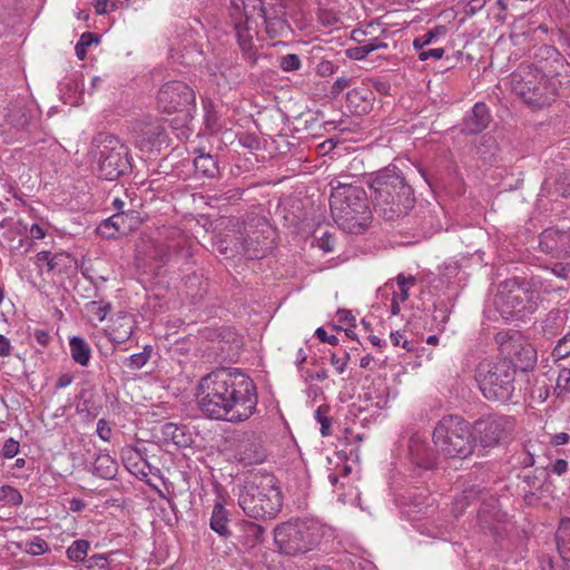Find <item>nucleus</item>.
<instances>
[{
    "label": "nucleus",
    "mask_w": 570,
    "mask_h": 570,
    "mask_svg": "<svg viewBox=\"0 0 570 570\" xmlns=\"http://www.w3.org/2000/svg\"><path fill=\"white\" fill-rule=\"evenodd\" d=\"M550 271L556 277H558L560 279H563V281L570 279V263L569 262L554 263L551 266Z\"/></svg>",
    "instance_id": "obj_48"
},
{
    "label": "nucleus",
    "mask_w": 570,
    "mask_h": 570,
    "mask_svg": "<svg viewBox=\"0 0 570 570\" xmlns=\"http://www.w3.org/2000/svg\"><path fill=\"white\" fill-rule=\"evenodd\" d=\"M409 455L414 464L424 469H432L436 462L435 451L428 445L425 438L417 433L409 441Z\"/></svg>",
    "instance_id": "obj_22"
},
{
    "label": "nucleus",
    "mask_w": 570,
    "mask_h": 570,
    "mask_svg": "<svg viewBox=\"0 0 570 570\" xmlns=\"http://www.w3.org/2000/svg\"><path fill=\"white\" fill-rule=\"evenodd\" d=\"M362 391V393H358V402H363L364 405L358 404V413L368 411L371 407L380 410L386 405V386L381 379L377 381H370L368 377L363 379Z\"/></svg>",
    "instance_id": "obj_19"
},
{
    "label": "nucleus",
    "mask_w": 570,
    "mask_h": 570,
    "mask_svg": "<svg viewBox=\"0 0 570 570\" xmlns=\"http://www.w3.org/2000/svg\"><path fill=\"white\" fill-rule=\"evenodd\" d=\"M97 434L102 441H109L111 438V429L105 419L97 422Z\"/></svg>",
    "instance_id": "obj_56"
},
{
    "label": "nucleus",
    "mask_w": 570,
    "mask_h": 570,
    "mask_svg": "<svg viewBox=\"0 0 570 570\" xmlns=\"http://www.w3.org/2000/svg\"><path fill=\"white\" fill-rule=\"evenodd\" d=\"M557 548L560 556L570 561V520L563 519L556 533Z\"/></svg>",
    "instance_id": "obj_33"
},
{
    "label": "nucleus",
    "mask_w": 570,
    "mask_h": 570,
    "mask_svg": "<svg viewBox=\"0 0 570 570\" xmlns=\"http://www.w3.org/2000/svg\"><path fill=\"white\" fill-rule=\"evenodd\" d=\"M387 45L379 39L358 40V60H363L371 52L379 49H385Z\"/></svg>",
    "instance_id": "obj_41"
},
{
    "label": "nucleus",
    "mask_w": 570,
    "mask_h": 570,
    "mask_svg": "<svg viewBox=\"0 0 570 570\" xmlns=\"http://www.w3.org/2000/svg\"><path fill=\"white\" fill-rule=\"evenodd\" d=\"M562 318L558 311H551L541 323V331L547 336H554L562 328Z\"/></svg>",
    "instance_id": "obj_36"
},
{
    "label": "nucleus",
    "mask_w": 570,
    "mask_h": 570,
    "mask_svg": "<svg viewBox=\"0 0 570 570\" xmlns=\"http://www.w3.org/2000/svg\"><path fill=\"white\" fill-rule=\"evenodd\" d=\"M72 263V257L66 252L51 253L49 250H41L35 257V264L39 269L43 267L47 272H65Z\"/></svg>",
    "instance_id": "obj_24"
},
{
    "label": "nucleus",
    "mask_w": 570,
    "mask_h": 570,
    "mask_svg": "<svg viewBox=\"0 0 570 570\" xmlns=\"http://www.w3.org/2000/svg\"><path fill=\"white\" fill-rule=\"evenodd\" d=\"M395 282L399 288H410L414 286L416 283V278L414 276H405L404 274H399L395 277Z\"/></svg>",
    "instance_id": "obj_59"
},
{
    "label": "nucleus",
    "mask_w": 570,
    "mask_h": 570,
    "mask_svg": "<svg viewBox=\"0 0 570 570\" xmlns=\"http://www.w3.org/2000/svg\"><path fill=\"white\" fill-rule=\"evenodd\" d=\"M197 405L209 420L243 423L257 410L255 382L236 367H218L204 375L197 386Z\"/></svg>",
    "instance_id": "obj_1"
},
{
    "label": "nucleus",
    "mask_w": 570,
    "mask_h": 570,
    "mask_svg": "<svg viewBox=\"0 0 570 570\" xmlns=\"http://www.w3.org/2000/svg\"><path fill=\"white\" fill-rule=\"evenodd\" d=\"M19 547L23 549L26 553L35 557L42 556L50 550L47 541L39 535L26 540L23 543H20Z\"/></svg>",
    "instance_id": "obj_35"
},
{
    "label": "nucleus",
    "mask_w": 570,
    "mask_h": 570,
    "mask_svg": "<svg viewBox=\"0 0 570 570\" xmlns=\"http://www.w3.org/2000/svg\"><path fill=\"white\" fill-rule=\"evenodd\" d=\"M552 472L557 475H562L568 470V462L563 459H558L554 461L551 468Z\"/></svg>",
    "instance_id": "obj_62"
},
{
    "label": "nucleus",
    "mask_w": 570,
    "mask_h": 570,
    "mask_svg": "<svg viewBox=\"0 0 570 570\" xmlns=\"http://www.w3.org/2000/svg\"><path fill=\"white\" fill-rule=\"evenodd\" d=\"M433 443L449 458L465 459L473 453L475 441L468 423L458 415L442 417L433 431Z\"/></svg>",
    "instance_id": "obj_6"
},
{
    "label": "nucleus",
    "mask_w": 570,
    "mask_h": 570,
    "mask_svg": "<svg viewBox=\"0 0 570 570\" xmlns=\"http://www.w3.org/2000/svg\"><path fill=\"white\" fill-rule=\"evenodd\" d=\"M489 107L484 102H476L472 109L465 114L461 131L465 135H478L485 130L491 122Z\"/></svg>",
    "instance_id": "obj_20"
},
{
    "label": "nucleus",
    "mask_w": 570,
    "mask_h": 570,
    "mask_svg": "<svg viewBox=\"0 0 570 570\" xmlns=\"http://www.w3.org/2000/svg\"><path fill=\"white\" fill-rule=\"evenodd\" d=\"M351 358L347 352L343 353V356H338L337 354H333L331 362L335 366L338 373H343L346 366L347 361Z\"/></svg>",
    "instance_id": "obj_57"
},
{
    "label": "nucleus",
    "mask_w": 570,
    "mask_h": 570,
    "mask_svg": "<svg viewBox=\"0 0 570 570\" xmlns=\"http://www.w3.org/2000/svg\"><path fill=\"white\" fill-rule=\"evenodd\" d=\"M444 52L445 51L443 48L421 50V52L417 53V58L421 61H426L428 59H431V58L434 60H439V59L443 58Z\"/></svg>",
    "instance_id": "obj_53"
},
{
    "label": "nucleus",
    "mask_w": 570,
    "mask_h": 570,
    "mask_svg": "<svg viewBox=\"0 0 570 570\" xmlns=\"http://www.w3.org/2000/svg\"><path fill=\"white\" fill-rule=\"evenodd\" d=\"M361 198L358 197V200ZM361 205L358 204V208ZM372 222V212L367 205L362 206V210L358 209V229L367 226Z\"/></svg>",
    "instance_id": "obj_55"
},
{
    "label": "nucleus",
    "mask_w": 570,
    "mask_h": 570,
    "mask_svg": "<svg viewBox=\"0 0 570 570\" xmlns=\"http://www.w3.org/2000/svg\"><path fill=\"white\" fill-rule=\"evenodd\" d=\"M134 141L141 151H159L168 146V135L160 119L145 116L137 119L131 128Z\"/></svg>",
    "instance_id": "obj_13"
},
{
    "label": "nucleus",
    "mask_w": 570,
    "mask_h": 570,
    "mask_svg": "<svg viewBox=\"0 0 570 570\" xmlns=\"http://www.w3.org/2000/svg\"><path fill=\"white\" fill-rule=\"evenodd\" d=\"M501 348L502 352L511 356L514 368L519 367L521 371H528L537 363V351L531 344L524 342L517 332L508 341L501 342Z\"/></svg>",
    "instance_id": "obj_17"
},
{
    "label": "nucleus",
    "mask_w": 570,
    "mask_h": 570,
    "mask_svg": "<svg viewBox=\"0 0 570 570\" xmlns=\"http://www.w3.org/2000/svg\"><path fill=\"white\" fill-rule=\"evenodd\" d=\"M46 233L43 228L38 224H32L29 229V235L26 238H20L16 249L24 247V253L31 250L35 239H42Z\"/></svg>",
    "instance_id": "obj_39"
},
{
    "label": "nucleus",
    "mask_w": 570,
    "mask_h": 570,
    "mask_svg": "<svg viewBox=\"0 0 570 570\" xmlns=\"http://www.w3.org/2000/svg\"><path fill=\"white\" fill-rule=\"evenodd\" d=\"M115 551L107 553H94L89 556L82 566L83 570H111L109 558Z\"/></svg>",
    "instance_id": "obj_34"
},
{
    "label": "nucleus",
    "mask_w": 570,
    "mask_h": 570,
    "mask_svg": "<svg viewBox=\"0 0 570 570\" xmlns=\"http://www.w3.org/2000/svg\"><path fill=\"white\" fill-rule=\"evenodd\" d=\"M315 335L321 342H326L331 345H336L338 343V338L335 335H328L323 327H318L315 331Z\"/></svg>",
    "instance_id": "obj_60"
},
{
    "label": "nucleus",
    "mask_w": 570,
    "mask_h": 570,
    "mask_svg": "<svg viewBox=\"0 0 570 570\" xmlns=\"http://www.w3.org/2000/svg\"><path fill=\"white\" fill-rule=\"evenodd\" d=\"M90 548V541L87 539H77L67 548L66 557L70 562L81 563L83 566L89 557Z\"/></svg>",
    "instance_id": "obj_32"
},
{
    "label": "nucleus",
    "mask_w": 570,
    "mask_h": 570,
    "mask_svg": "<svg viewBox=\"0 0 570 570\" xmlns=\"http://www.w3.org/2000/svg\"><path fill=\"white\" fill-rule=\"evenodd\" d=\"M485 3V0H470L464 9L465 14L469 17L474 16L476 12L484 8Z\"/></svg>",
    "instance_id": "obj_58"
},
{
    "label": "nucleus",
    "mask_w": 570,
    "mask_h": 570,
    "mask_svg": "<svg viewBox=\"0 0 570 570\" xmlns=\"http://www.w3.org/2000/svg\"><path fill=\"white\" fill-rule=\"evenodd\" d=\"M238 505L252 519H274L282 509L283 495L271 473H252L238 488Z\"/></svg>",
    "instance_id": "obj_3"
},
{
    "label": "nucleus",
    "mask_w": 570,
    "mask_h": 570,
    "mask_svg": "<svg viewBox=\"0 0 570 570\" xmlns=\"http://www.w3.org/2000/svg\"><path fill=\"white\" fill-rule=\"evenodd\" d=\"M257 4H253V10H257V16L263 19L266 32L271 38L284 36L291 31V27L286 20L285 6L281 0H253Z\"/></svg>",
    "instance_id": "obj_15"
},
{
    "label": "nucleus",
    "mask_w": 570,
    "mask_h": 570,
    "mask_svg": "<svg viewBox=\"0 0 570 570\" xmlns=\"http://www.w3.org/2000/svg\"><path fill=\"white\" fill-rule=\"evenodd\" d=\"M515 429L511 415L491 414L475 421L473 439L483 450L492 449L510 439Z\"/></svg>",
    "instance_id": "obj_10"
},
{
    "label": "nucleus",
    "mask_w": 570,
    "mask_h": 570,
    "mask_svg": "<svg viewBox=\"0 0 570 570\" xmlns=\"http://www.w3.org/2000/svg\"><path fill=\"white\" fill-rule=\"evenodd\" d=\"M4 122L12 131L11 139L26 140L38 128V118L32 109L21 102H16L8 108Z\"/></svg>",
    "instance_id": "obj_16"
},
{
    "label": "nucleus",
    "mask_w": 570,
    "mask_h": 570,
    "mask_svg": "<svg viewBox=\"0 0 570 570\" xmlns=\"http://www.w3.org/2000/svg\"><path fill=\"white\" fill-rule=\"evenodd\" d=\"M70 355L72 360L81 365L87 366L91 358V348L87 341L80 336H72L69 340Z\"/></svg>",
    "instance_id": "obj_30"
},
{
    "label": "nucleus",
    "mask_w": 570,
    "mask_h": 570,
    "mask_svg": "<svg viewBox=\"0 0 570 570\" xmlns=\"http://www.w3.org/2000/svg\"><path fill=\"white\" fill-rule=\"evenodd\" d=\"M315 419L321 424V433L323 436L331 435V419L323 414L322 406L315 411Z\"/></svg>",
    "instance_id": "obj_50"
},
{
    "label": "nucleus",
    "mask_w": 570,
    "mask_h": 570,
    "mask_svg": "<svg viewBox=\"0 0 570 570\" xmlns=\"http://www.w3.org/2000/svg\"><path fill=\"white\" fill-rule=\"evenodd\" d=\"M191 256L189 240L185 236H180L178 239L167 244V252L161 256V261L167 263L173 258H177L188 262Z\"/></svg>",
    "instance_id": "obj_27"
},
{
    "label": "nucleus",
    "mask_w": 570,
    "mask_h": 570,
    "mask_svg": "<svg viewBox=\"0 0 570 570\" xmlns=\"http://www.w3.org/2000/svg\"><path fill=\"white\" fill-rule=\"evenodd\" d=\"M556 392L558 393V395H562L563 393L570 392V368H560L556 382Z\"/></svg>",
    "instance_id": "obj_44"
},
{
    "label": "nucleus",
    "mask_w": 570,
    "mask_h": 570,
    "mask_svg": "<svg viewBox=\"0 0 570 570\" xmlns=\"http://www.w3.org/2000/svg\"><path fill=\"white\" fill-rule=\"evenodd\" d=\"M318 528L308 521H288L274 530V541L287 556L303 554L312 551L320 542Z\"/></svg>",
    "instance_id": "obj_9"
},
{
    "label": "nucleus",
    "mask_w": 570,
    "mask_h": 570,
    "mask_svg": "<svg viewBox=\"0 0 570 570\" xmlns=\"http://www.w3.org/2000/svg\"><path fill=\"white\" fill-rule=\"evenodd\" d=\"M356 186L346 180H337L333 187L330 207L335 223L347 233L356 228Z\"/></svg>",
    "instance_id": "obj_11"
},
{
    "label": "nucleus",
    "mask_w": 570,
    "mask_h": 570,
    "mask_svg": "<svg viewBox=\"0 0 570 570\" xmlns=\"http://www.w3.org/2000/svg\"><path fill=\"white\" fill-rule=\"evenodd\" d=\"M94 42H98V37L89 31L83 32L75 47L76 56L83 60L87 56V48Z\"/></svg>",
    "instance_id": "obj_42"
},
{
    "label": "nucleus",
    "mask_w": 570,
    "mask_h": 570,
    "mask_svg": "<svg viewBox=\"0 0 570 570\" xmlns=\"http://www.w3.org/2000/svg\"><path fill=\"white\" fill-rule=\"evenodd\" d=\"M0 501L18 507L22 503L23 498L18 489L9 484H3L0 487Z\"/></svg>",
    "instance_id": "obj_38"
},
{
    "label": "nucleus",
    "mask_w": 570,
    "mask_h": 570,
    "mask_svg": "<svg viewBox=\"0 0 570 570\" xmlns=\"http://www.w3.org/2000/svg\"><path fill=\"white\" fill-rule=\"evenodd\" d=\"M194 167L196 174L205 178H215L219 174L218 163L210 154L200 153L194 159Z\"/></svg>",
    "instance_id": "obj_29"
},
{
    "label": "nucleus",
    "mask_w": 570,
    "mask_h": 570,
    "mask_svg": "<svg viewBox=\"0 0 570 570\" xmlns=\"http://www.w3.org/2000/svg\"><path fill=\"white\" fill-rule=\"evenodd\" d=\"M243 531L246 537L250 540V543L257 544L265 540V528L255 522L247 521L243 524Z\"/></svg>",
    "instance_id": "obj_40"
},
{
    "label": "nucleus",
    "mask_w": 570,
    "mask_h": 570,
    "mask_svg": "<svg viewBox=\"0 0 570 570\" xmlns=\"http://www.w3.org/2000/svg\"><path fill=\"white\" fill-rule=\"evenodd\" d=\"M570 440V435L566 432H559V433H556L554 435H552L551 438V444L556 445V446H559V445H564L569 442Z\"/></svg>",
    "instance_id": "obj_63"
},
{
    "label": "nucleus",
    "mask_w": 570,
    "mask_h": 570,
    "mask_svg": "<svg viewBox=\"0 0 570 570\" xmlns=\"http://www.w3.org/2000/svg\"><path fill=\"white\" fill-rule=\"evenodd\" d=\"M230 513L222 502H216L213 507L212 515L209 519L210 529L216 532L220 538L228 539L232 535L229 528Z\"/></svg>",
    "instance_id": "obj_26"
},
{
    "label": "nucleus",
    "mask_w": 570,
    "mask_h": 570,
    "mask_svg": "<svg viewBox=\"0 0 570 570\" xmlns=\"http://www.w3.org/2000/svg\"><path fill=\"white\" fill-rule=\"evenodd\" d=\"M244 8H245L246 21H248V19H249L248 3H245ZM235 31H236V37H237V41H238L239 48L242 49L243 53L248 59H253L255 61L254 52H253V45H252L253 35L250 32L249 27L247 26V22H245V23H240V22L236 23L235 24Z\"/></svg>",
    "instance_id": "obj_28"
},
{
    "label": "nucleus",
    "mask_w": 570,
    "mask_h": 570,
    "mask_svg": "<svg viewBox=\"0 0 570 570\" xmlns=\"http://www.w3.org/2000/svg\"><path fill=\"white\" fill-rule=\"evenodd\" d=\"M134 218H136L135 212L116 213L107 219H104L96 232L106 239L116 238L118 235H126L134 228L132 225L128 223V219Z\"/></svg>",
    "instance_id": "obj_21"
},
{
    "label": "nucleus",
    "mask_w": 570,
    "mask_h": 570,
    "mask_svg": "<svg viewBox=\"0 0 570 570\" xmlns=\"http://www.w3.org/2000/svg\"><path fill=\"white\" fill-rule=\"evenodd\" d=\"M318 21L325 27H332L337 22L336 13L328 9H320L317 12Z\"/></svg>",
    "instance_id": "obj_52"
},
{
    "label": "nucleus",
    "mask_w": 570,
    "mask_h": 570,
    "mask_svg": "<svg viewBox=\"0 0 570 570\" xmlns=\"http://www.w3.org/2000/svg\"><path fill=\"white\" fill-rule=\"evenodd\" d=\"M301 66V58L295 53H288L279 57V67L286 72L296 71Z\"/></svg>",
    "instance_id": "obj_45"
},
{
    "label": "nucleus",
    "mask_w": 570,
    "mask_h": 570,
    "mask_svg": "<svg viewBox=\"0 0 570 570\" xmlns=\"http://www.w3.org/2000/svg\"><path fill=\"white\" fill-rule=\"evenodd\" d=\"M390 340L394 346L401 345L407 352H412L415 350V342L406 340L404 335L400 332L391 333Z\"/></svg>",
    "instance_id": "obj_47"
},
{
    "label": "nucleus",
    "mask_w": 570,
    "mask_h": 570,
    "mask_svg": "<svg viewBox=\"0 0 570 570\" xmlns=\"http://www.w3.org/2000/svg\"><path fill=\"white\" fill-rule=\"evenodd\" d=\"M19 450H20L19 442L17 440H14L13 438H9L3 444L2 455L6 459H12L19 453Z\"/></svg>",
    "instance_id": "obj_49"
},
{
    "label": "nucleus",
    "mask_w": 570,
    "mask_h": 570,
    "mask_svg": "<svg viewBox=\"0 0 570 570\" xmlns=\"http://www.w3.org/2000/svg\"><path fill=\"white\" fill-rule=\"evenodd\" d=\"M552 356L556 360H564L570 356V332L558 340Z\"/></svg>",
    "instance_id": "obj_43"
},
{
    "label": "nucleus",
    "mask_w": 570,
    "mask_h": 570,
    "mask_svg": "<svg viewBox=\"0 0 570 570\" xmlns=\"http://www.w3.org/2000/svg\"><path fill=\"white\" fill-rule=\"evenodd\" d=\"M33 337L36 338L37 343H39L42 346H46L50 341V335L45 330H36L33 333Z\"/></svg>",
    "instance_id": "obj_64"
},
{
    "label": "nucleus",
    "mask_w": 570,
    "mask_h": 570,
    "mask_svg": "<svg viewBox=\"0 0 570 570\" xmlns=\"http://www.w3.org/2000/svg\"><path fill=\"white\" fill-rule=\"evenodd\" d=\"M161 434L166 441H171L178 448H188L194 442L193 433L185 424L167 422L161 428Z\"/></svg>",
    "instance_id": "obj_25"
},
{
    "label": "nucleus",
    "mask_w": 570,
    "mask_h": 570,
    "mask_svg": "<svg viewBox=\"0 0 570 570\" xmlns=\"http://www.w3.org/2000/svg\"><path fill=\"white\" fill-rule=\"evenodd\" d=\"M539 246L542 252L556 258L570 256V228H547L540 234Z\"/></svg>",
    "instance_id": "obj_18"
},
{
    "label": "nucleus",
    "mask_w": 570,
    "mask_h": 570,
    "mask_svg": "<svg viewBox=\"0 0 570 570\" xmlns=\"http://www.w3.org/2000/svg\"><path fill=\"white\" fill-rule=\"evenodd\" d=\"M351 82V79L345 77H340L336 79V81L332 86L331 94L333 96L340 95Z\"/></svg>",
    "instance_id": "obj_61"
},
{
    "label": "nucleus",
    "mask_w": 570,
    "mask_h": 570,
    "mask_svg": "<svg viewBox=\"0 0 570 570\" xmlns=\"http://www.w3.org/2000/svg\"><path fill=\"white\" fill-rule=\"evenodd\" d=\"M475 380L487 400L507 403L514 393L515 368L507 361L484 362L478 366Z\"/></svg>",
    "instance_id": "obj_8"
},
{
    "label": "nucleus",
    "mask_w": 570,
    "mask_h": 570,
    "mask_svg": "<svg viewBox=\"0 0 570 570\" xmlns=\"http://www.w3.org/2000/svg\"><path fill=\"white\" fill-rule=\"evenodd\" d=\"M236 456L244 465H252L262 463L266 454L254 434H246L237 445Z\"/></svg>",
    "instance_id": "obj_23"
},
{
    "label": "nucleus",
    "mask_w": 570,
    "mask_h": 570,
    "mask_svg": "<svg viewBox=\"0 0 570 570\" xmlns=\"http://www.w3.org/2000/svg\"><path fill=\"white\" fill-rule=\"evenodd\" d=\"M88 154L97 165L98 176L105 180H117L132 171V158L128 146L114 135H96Z\"/></svg>",
    "instance_id": "obj_4"
},
{
    "label": "nucleus",
    "mask_w": 570,
    "mask_h": 570,
    "mask_svg": "<svg viewBox=\"0 0 570 570\" xmlns=\"http://www.w3.org/2000/svg\"><path fill=\"white\" fill-rule=\"evenodd\" d=\"M358 183L368 187L370 197L375 206L382 207L386 219L404 216L414 206L413 189L395 166L382 169L374 177L364 175Z\"/></svg>",
    "instance_id": "obj_2"
},
{
    "label": "nucleus",
    "mask_w": 570,
    "mask_h": 570,
    "mask_svg": "<svg viewBox=\"0 0 570 570\" xmlns=\"http://www.w3.org/2000/svg\"><path fill=\"white\" fill-rule=\"evenodd\" d=\"M511 88L527 105L543 108L554 101L556 85L540 69L530 65H520L511 73Z\"/></svg>",
    "instance_id": "obj_5"
},
{
    "label": "nucleus",
    "mask_w": 570,
    "mask_h": 570,
    "mask_svg": "<svg viewBox=\"0 0 570 570\" xmlns=\"http://www.w3.org/2000/svg\"><path fill=\"white\" fill-rule=\"evenodd\" d=\"M515 464L521 468H529L534 464V455L527 449L523 448L513 455Z\"/></svg>",
    "instance_id": "obj_46"
},
{
    "label": "nucleus",
    "mask_w": 570,
    "mask_h": 570,
    "mask_svg": "<svg viewBox=\"0 0 570 570\" xmlns=\"http://www.w3.org/2000/svg\"><path fill=\"white\" fill-rule=\"evenodd\" d=\"M88 305L95 308L94 313L99 321H104L111 309L110 303L100 304L98 302H90Z\"/></svg>",
    "instance_id": "obj_54"
},
{
    "label": "nucleus",
    "mask_w": 570,
    "mask_h": 570,
    "mask_svg": "<svg viewBox=\"0 0 570 570\" xmlns=\"http://www.w3.org/2000/svg\"><path fill=\"white\" fill-rule=\"evenodd\" d=\"M264 228H245L235 237L234 246L230 249L232 253L242 255L248 259H257L264 257L272 248V242L268 236H265V232H271L266 223H263Z\"/></svg>",
    "instance_id": "obj_14"
},
{
    "label": "nucleus",
    "mask_w": 570,
    "mask_h": 570,
    "mask_svg": "<svg viewBox=\"0 0 570 570\" xmlns=\"http://www.w3.org/2000/svg\"><path fill=\"white\" fill-rule=\"evenodd\" d=\"M541 295L528 284L505 282L494 297V306L505 321H519L533 314Z\"/></svg>",
    "instance_id": "obj_7"
},
{
    "label": "nucleus",
    "mask_w": 570,
    "mask_h": 570,
    "mask_svg": "<svg viewBox=\"0 0 570 570\" xmlns=\"http://www.w3.org/2000/svg\"><path fill=\"white\" fill-rule=\"evenodd\" d=\"M117 462L109 454H99L92 466V473L101 479L111 480L117 474Z\"/></svg>",
    "instance_id": "obj_31"
},
{
    "label": "nucleus",
    "mask_w": 570,
    "mask_h": 570,
    "mask_svg": "<svg viewBox=\"0 0 570 570\" xmlns=\"http://www.w3.org/2000/svg\"><path fill=\"white\" fill-rule=\"evenodd\" d=\"M445 33V28L443 26H438L424 35L419 36L421 38V43L424 46L431 45L439 36H443Z\"/></svg>",
    "instance_id": "obj_51"
},
{
    "label": "nucleus",
    "mask_w": 570,
    "mask_h": 570,
    "mask_svg": "<svg viewBox=\"0 0 570 570\" xmlns=\"http://www.w3.org/2000/svg\"><path fill=\"white\" fill-rule=\"evenodd\" d=\"M195 92L184 81L173 80L164 83L157 94L158 108L164 112H180L184 120L190 116L195 109Z\"/></svg>",
    "instance_id": "obj_12"
},
{
    "label": "nucleus",
    "mask_w": 570,
    "mask_h": 570,
    "mask_svg": "<svg viewBox=\"0 0 570 570\" xmlns=\"http://www.w3.org/2000/svg\"><path fill=\"white\" fill-rule=\"evenodd\" d=\"M150 356H151V347L150 346H145L142 352H139V353H136V354H132V355L128 356L124 361V364L128 368L137 371V370L142 368L147 364V362L149 361Z\"/></svg>",
    "instance_id": "obj_37"
}]
</instances>
